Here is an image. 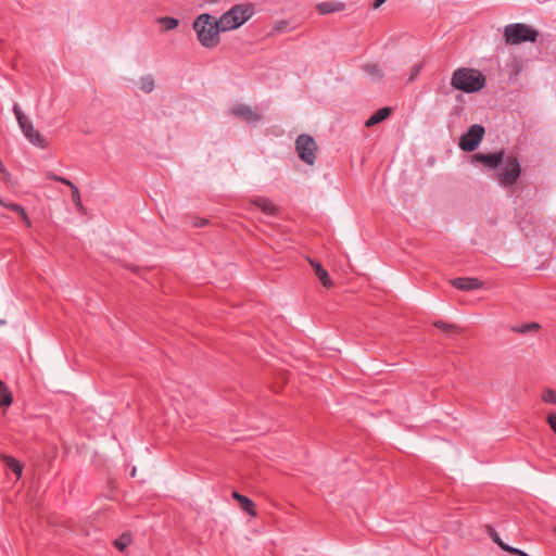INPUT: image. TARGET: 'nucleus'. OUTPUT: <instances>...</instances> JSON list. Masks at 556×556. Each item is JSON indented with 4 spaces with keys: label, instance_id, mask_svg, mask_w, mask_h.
Here are the masks:
<instances>
[{
    "label": "nucleus",
    "instance_id": "nucleus-1",
    "mask_svg": "<svg viewBox=\"0 0 556 556\" xmlns=\"http://www.w3.org/2000/svg\"><path fill=\"white\" fill-rule=\"evenodd\" d=\"M198 40L205 48H214L219 42L218 21L207 13L200 14L193 22Z\"/></svg>",
    "mask_w": 556,
    "mask_h": 556
},
{
    "label": "nucleus",
    "instance_id": "nucleus-2",
    "mask_svg": "<svg viewBox=\"0 0 556 556\" xmlns=\"http://www.w3.org/2000/svg\"><path fill=\"white\" fill-rule=\"evenodd\" d=\"M485 77L473 68H458L453 73L451 85L467 93L477 92L484 87Z\"/></svg>",
    "mask_w": 556,
    "mask_h": 556
},
{
    "label": "nucleus",
    "instance_id": "nucleus-3",
    "mask_svg": "<svg viewBox=\"0 0 556 556\" xmlns=\"http://www.w3.org/2000/svg\"><path fill=\"white\" fill-rule=\"evenodd\" d=\"M253 14V9L248 4L233 5L229 11L218 20V26L222 31L236 29L243 25Z\"/></svg>",
    "mask_w": 556,
    "mask_h": 556
},
{
    "label": "nucleus",
    "instance_id": "nucleus-4",
    "mask_svg": "<svg viewBox=\"0 0 556 556\" xmlns=\"http://www.w3.org/2000/svg\"><path fill=\"white\" fill-rule=\"evenodd\" d=\"M539 31L525 23L508 24L504 28V38L507 45H520L522 42H535Z\"/></svg>",
    "mask_w": 556,
    "mask_h": 556
},
{
    "label": "nucleus",
    "instance_id": "nucleus-5",
    "mask_svg": "<svg viewBox=\"0 0 556 556\" xmlns=\"http://www.w3.org/2000/svg\"><path fill=\"white\" fill-rule=\"evenodd\" d=\"M13 112L17 119L18 126L27 140L34 146L46 149L48 147L47 140L38 130L34 128L31 121L22 112L17 104L13 106Z\"/></svg>",
    "mask_w": 556,
    "mask_h": 556
},
{
    "label": "nucleus",
    "instance_id": "nucleus-6",
    "mask_svg": "<svg viewBox=\"0 0 556 556\" xmlns=\"http://www.w3.org/2000/svg\"><path fill=\"white\" fill-rule=\"evenodd\" d=\"M521 175V165L517 156L506 157L503 167L497 174V180L503 187H510L517 182Z\"/></svg>",
    "mask_w": 556,
    "mask_h": 556
},
{
    "label": "nucleus",
    "instance_id": "nucleus-7",
    "mask_svg": "<svg viewBox=\"0 0 556 556\" xmlns=\"http://www.w3.org/2000/svg\"><path fill=\"white\" fill-rule=\"evenodd\" d=\"M295 151L304 163L309 166L315 164L317 143L312 136L306 134L300 135L295 140Z\"/></svg>",
    "mask_w": 556,
    "mask_h": 556
},
{
    "label": "nucleus",
    "instance_id": "nucleus-8",
    "mask_svg": "<svg viewBox=\"0 0 556 556\" xmlns=\"http://www.w3.org/2000/svg\"><path fill=\"white\" fill-rule=\"evenodd\" d=\"M485 135V129L481 125H472L469 129L459 138V148L465 152L475 151Z\"/></svg>",
    "mask_w": 556,
    "mask_h": 556
},
{
    "label": "nucleus",
    "instance_id": "nucleus-9",
    "mask_svg": "<svg viewBox=\"0 0 556 556\" xmlns=\"http://www.w3.org/2000/svg\"><path fill=\"white\" fill-rule=\"evenodd\" d=\"M229 114L239 118L243 123L252 125L258 124L263 118L262 114L256 108L241 102L235 103L229 109Z\"/></svg>",
    "mask_w": 556,
    "mask_h": 556
},
{
    "label": "nucleus",
    "instance_id": "nucleus-10",
    "mask_svg": "<svg viewBox=\"0 0 556 556\" xmlns=\"http://www.w3.org/2000/svg\"><path fill=\"white\" fill-rule=\"evenodd\" d=\"M504 156V150H500L495 153L490 154L477 153L472 156V160L482 163L490 169H495L503 162Z\"/></svg>",
    "mask_w": 556,
    "mask_h": 556
},
{
    "label": "nucleus",
    "instance_id": "nucleus-11",
    "mask_svg": "<svg viewBox=\"0 0 556 556\" xmlns=\"http://www.w3.org/2000/svg\"><path fill=\"white\" fill-rule=\"evenodd\" d=\"M250 203L267 215H277L279 213L278 206L265 197L253 198L250 200Z\"/></svg>",
    "mask_w": 556,
    "mask_h": 556
},
{
    "label": "nucleus",
    "instance_id": "nucleus-12",
    "mask_svg": "<svg viewBox=\"0 0 556 556\" xmlns=\"http://www.w3.org/2000/svg\"><path fill=\"white\" fill-rule=\"evenodd\" d=\"M451 283L463 291H471L481 288L482 282L477 278H455Z\"/></svg>",
    "mask_w": 556,
    "mask_h": 556
},
{
    "label": "nucleus",
    "instance_id": "nucleus-13",
    "mask_svg": "<svg viewBox=\"0 0 556 556\" xmlns=\"http://www.w3.org/2000/svg\"><path fill=\"white\" fill-rule=\"evenodd\" d=\"M231 495L239 503L242 510H244L247 514H249L252 517H256L257 513H256L255 504L253 501H251L249 497L240 494L237 491H233Z\"/></svg>",
    "mask_w": 556,
    "mask_h": 556
},
{
    "label": "nucleus",
    "instance_id": "nucleus-14",
    "mask_svg": "<svg viewBox=\"0 0 556 556\" xmlns=\"http://www.w3.org/2000/svg\"><path fill=\"white\" fill-rule=\"evenodd\" d=\"M319 14H330L345 10V4L340 1H327L316 4Z\"/></svg>",
    "mask_w": 556,
    "mask_h": 556
},
{
    "label": "nucleus",
    "instance_id": "nucleus-15",
    "mask_svg": "<svg viewBox=\"0 0 556 556\" xmlns=\"http://www.w3.org/2000/svg\"><path fill=\"white\" fill-rule=\"evenodd\" d=\"M311 266L313 267L316 276L320 280L324 287L330 288L332 286V281L330 276L328 275L327 270L317 262L314 260H308Z\"/></svg>",
    "mask_w": 556,
    "mask_h": 556
},
{
    "label": "nucleus",
    "instance_id": "nucleus-16",
    "mask_svg": "<svg viewBox=\"0 0 556 556\" xmlns=\"http://www.w3.org/2000/svg\"><path fill=\"white\" fill-rule=\"evenodd\" d=\"M391 114L390 108H382L375 112L365 123L366 127H371L382 121H384Z\"/></svg>",
    "mask_w": 556,
    "mask_h": 556
},
{
    "label": "nucleus",
    "instance_id": "nucleus-17",
    "mask_svg": "<svg viewBox=\"0 0 556 556\" xmlns=\"http://www.w3.org/2000/svg\"><path fill=\"white\" fill-rule=\"evenodd\" d=\"M136 85H137L138 89H140L141 91H143L146 93L152 92L155 87L154 78L151 75H144V76L140 77L137 80Z\"/></svg>",
    "mask_w": 556,
    "mask_h": 556
},
{
    "label": "nucleus",
    "instance_id": "nucleus-18",
    "mask_svg": "<svg viewBox=\"0 0 556 556\" xmlns=\"http://www.w3.org/2000/svg\"><path fill=\"white\" fill-rule=\"evenodd\" d=\"M364 71L375 81H378L383 77V71L377 63H368L364 65Z\"/></svg>",
    "mask_w": 556,
    "mask_h": 556
},
{
    "label": "nucleus",
    "instance_id": "nucleus-19",
    "mask_svg": "<svg viewBox=\"0 0 556 556\" xmlns=\"http://www.w3.org/2000/svg\"><path fill=\"white\" fill-rule=\"evenodd\" d=\"M1 458L8 468H10L17 476V478L22 476L23 465L21 462L8 455H2Z\"/></svg>",
    "mask_w": 556,
    "mask_h": 556
},
{
    "label": "nucleus",
    "instance_id": "nucleus-20",
    "mask_svg": "<svg viewBox=\"0 0 556 556\" xmlns=\"http://www.w3.org/2000/svg\"><path fill=\"white\" fill-rule=\"evenodd\" d=\"M67 187H70L72 190V200H73L75 206L77 207V210L80 213H85L86 210L81 203L80 192H79L78 188L72 181L67 185Z\"/></svg>",
    "mask_w": 556,
    "mask_h": 556
},
{
    "label": "nucleus",
    "instance_id": "nucleus-21",
    "mask_svg": "<svg viewBox=\"0 0 556 556\" xmlns=\"http://www.w3.org/2000/svg\"><path fill=\"white\" fill-rule=\"evenodd\" d=\"M488 534L491 536L494 543H496L502 549L511 553L513 548L511 546L507 545L502 541L498 533L490 526L486 528Z\"/></svg>",
    "mask_w": 556,
    "mask_h": 556
},
{
    "label": "nucleus",
    "instance_id": "nucleus-22",
    "mask_svg": "<svg viewBox=\"0 0 556 556\" xmlns=\"http://www.w3.org/2000/svg\"><path fill=\"white\" fill-rule=\"evenodd\" d=\"M131 542H132L131 534L128 532H125L114 541V546L119 551H124L126 547H128L131 544Z\"/></svg>",
    "mask_w": 556,
    "mask_h": 556
},
{
    "label": "nucleus",
    "instance_id": "nucleus-23",
    "mask_svg": "<svg viewBox=\"0 0 556 556\" xmlns=\"http://www.w3.org/2000/svg\"><path fill=\"white\" fill-rule=\"evenodd\" d=\"M8 208L17 213V217H21L23 219V222L25 223V225L27 227H30V225H31L30 219H29L27 213L25 212V210L21 205L15 204V203H10L8 205Z\"/></svg>",
    "mask_w": 556,
    "mask_h": 556
},
{
    "label": "nucleus",
    "instance_id": "nucleus-24",
    "mask_svg": "<svg viewBox=\"0 0 556 556\" xmlns=\"http://www.w3.org/2000/svg\"><path fill=\"white\" fill-rule=\"evenodd\" d=\"M157 22L163 26L164 30H173L179 25L177 18L169 16L160 17Z\"/></svg>",
    "mask_w": 556,
    "mask_h": 556
},
{
    "label": "nucleus",
    "instance_id": "nucleus-25",
    "mask_svg": "<svg viewBox=\"0 0 556 556\" xmlns=\"http://www.w3.org/2000/svg\"><path fill=\"white\" fill-rule=\"evenodd\" d=\"M541 399L545 403L555 404L556 405V391L553 389H545L542 392Z\"/></svg>",
    "mask_w": 556,
    "mask_h": 556
},
{
    "label": "nucleus",
    "instance_id": "nucleus-26",
    "mask_svg": "<svg viewBox=\"0 0 556 556\" xmlns=\"http://www.w3.org/2000/svg\"><path fill=\"white\" fill-rule=\"evenodd\" d=\"M541 328V326L538 323H530L523 325L521 328L514 329L516 332L526 333L531 331H538Z\"/></svg>",
    "mask_w": 556,
    "mask_h": 556
},
{
    "label": "nucleus",
    "instance_id": "nucleus-27",
    "mask_svg": "<svg viewBox=\"0 0 556 556\" xmlns=\"http://www.w3.org/2000/svg\"><path fill=\"white\" fill-rule=\"evenodd\" d=\"M433 326L439 328V329H442V330H444L446 332H453V331H455L457 329L456 326H454L452 324H446V323H444L442 320L434 321Z\"/></svg>",
    "mask_w": 556,
    "mask_h": 556
},
{
    "label": "nucleus",
    "instance_id": "nucleus-28",
    "mask_svg": "<svg viewBox=\"0 0 556 556\" xmlns=\"http://www.w3.org/2000/svg\"><path fill=\"white\" fill-rule=\"evenodd\" d=\"M546 421H547L548 426L551 427V429L556 434V413H549L547 415Z\"/></svg>",
    "mask_w": 556,
    "mask_h": 556
},
{
    "label": "nucleus",
    "instance_id": "nucleus-29",
    "mask_svg": "<svg viewBox=\"0 0 556 556\" xmlns=\"http://www.w3.org/2000/svg\"><path fill=\"white\" fill-rule=\"evenodd\" d=\"M13 402L12 393H5L3 399H1L0 406L9 407Z\"/></svg>",
    "mask_w": 556,
    "mask_h": 556
},
{
    "label": "nucleus",
    "instance_id": "nucleus-30",
    "mask_svg": "<svg viewBox=\"0 0 556 556\" xmlns=\"http://www.w3.org/2000/svg\"><path fill=\"white\" fill-rule=\"evenodd\" d=\"M48 178H50V179H52L54 181H59V182H61V184H63L65 186H67L71 182V180H68L67 178L58 176V175L52 174V173L48 174Z\"/></svg>",
    "mask_w": 556,
    "mask_h": 556
},
{
    "label": "nucleus",
    "instance_id": "nucleus-31",
    "mask_svg": "<svg viewBox=\"0 0 556 556\" xmlns=\"http://www.w3.org/2000/svg\"><path fill=\"white\" fill-rule=\"evenodd\" d=\"M420 68H421V64H417L412 68V72H410V75L408 78L409 81H413L418 76Z\"/></svg>",
    "mask_w": 556,
    "mask_h": 556
},
{
    "label": "nucleus",
    "instance_id": "nucleus-32",
    "mask_svg": "<svg viewBox=\"0 0 556 556\" xmlns=\"http://www.w3.org/2000/svg\"><path fill=\"white\" fill-rule=\"evenodd\" d=\"M208 224L207 219L195 217L193 219V226L195 227H203Z\"/></svg>",
    "mask_w": 556,
    "mask_h": 556
},
{
    "label": "nucleus",
    "instance_id": "nucleus-33",
    "mask_svg": "<svg viewBox=\"0 0 556 556\" xmlns=\"http://www.w3.org/2000/svg\"><path fill=\"white\" fill-rule=\"evenodd\" d=\"M10 392H11V391H10V390H9V388L5 386V383H4V382H2V381L0 380V396H1V399H3V396H4V394H5V393H10Z\"/></svg>",
    "mask_w": 556,
    "mask_h": 556
},
{
    "label": "nucleus",
    "instance_id": "nucleus-34",
    "mask_svg": "<svg viewBox=\"0 0 556 556\" xmlns=\"http://www.w3.org/2000/svg\"><path fill=\"white\" fill-rule=\"evenodd\" d=\"M387 0H375L372 8L378 9L380 8Z\"/></svg>",
    "mask_w": 556,
    "mask_h": 556
},
{
    "label": "nucleus",
    "instance_id": "nucleus-35",
    "mask_svg": "<svg viewBox=\"0 0 556 556\" xmlns=\"http://www.w3.org/2000/svg\"><path fill=\"white\" fill-rule=\"evenodd\" d=\"M0 173H1V174H3V175H5V176H8V175H9V174H8V172H7V169H5V167H4V165L2 164V162H1V161H0Z\"/></svg>",
    "mask_w": 556,
    "mask_h": 556
},
{
    "label": "nucleus",
    "instance_id": "nucleus-36",
    "mask_svg": "<svg viewBox=\"0 0 556 556\" xmlns=\"http://www.w3.org/2000/svg\"><path fill=\"white\" fill-rule=\"evenodd\" d=\"M0 204L5 206V207H8V205H9V204L4 203L1 198H0Z\"/></svg>",
    "mask_w": 556,
    "mask_h": 556
},
{
    "label": "nucleus",
    "instance_id": "nucleus-37",
    "mask_svg": "<svg viewBox=\"0 0 556 556\" xmlns=\"http://www.w3.org/2000/svg\"><path fill=\"white\" fill-rule=\"evenodd\" d=\"M5 324V320L3 319H0V326L4 325Z\"/></svg>",
    "mask_w": 556,
    "mask_h": 556
},
{
    "label": "nucleus",
    "instance_id": "nucleus-38",
    "mask_svg": "<svg viewBox=\"0 0 556 556\" xmlns=\"http://www.w3.org/2000/svg\"><path fill=\"white\" fill-rule=\"evenodd\" d=\"M135 475H136V468H134L131 471V476H135Z\"/></svg>",
    "mask_w": 556,
    "mask_h": 556
},
{
    "label": "nucleus",
    "instance_id": "nucleus-39",
    "mask_svg": "<svg viewBox=\"0 0 556 556\" xmlns=\"http://www.w3.org/2000/svg\"><path fill=\"white\" fill-rule=\"evenodd\" d=\"M554 531L556 532V527L554 528Z\"/></svg>",
    "mask_w": 556,
    "mask_h": 556
}]
</instances>
